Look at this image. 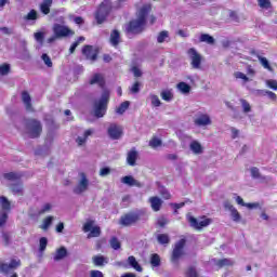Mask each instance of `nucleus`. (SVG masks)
<instances>
[{"mask_svg":"<svg viewBox=\"0 0 277 277\" xmlns=\"http://www.w3.org/2000/svg\"><path fill=\"white\" fill-rule=\"evenodd\" d=\"M150 13V4H145L136 13V18L131 21L127 27L128 34H142L146 27V17Z\"/></svg>","mask_w":277,"mask_h":277,"instance_id":"obj_1","label":"nucleus"},{"mask_svg":"<svg viewBox=\"0 0 277 277\" xmlns=\"http://www.w3.org/2000/svg\"><path fill=\"white\" fill-rule=\"evenodd\" d=\"M127 0H117L115 3L111 2V0H104L95 14V19L97 21L98 25H102V23H105V19L107 16H109V12L114 10V8H120L122 3H124Z\"/></svg>","mask_w":277,"mask_h":277,"instance_id":"obj_2","label":"nucleus"},{"mask_svg":"<svg viewBox=\"0 0 277 277\" xmlns=\"http://www.w3.org/2000/svg\"><path fill=\"white\" fill-rule=\"evenodd\" d=\"M53 36L48 38V44H53L55 40H60V38H67V36H74L75 32L68 28L66 25L54 24L52 27Z\"/></svg>","mask_w":277,"mask_h":277,"instance_id":"obj_3","label":"nucleus"},{"mask_svg":"<svg viewBox=\"0 0 277 277\" xmlns=\"http://www.w3.org/2000/svg\"><path fill=\"white\" fill-rule=\"evenodd\" d=\"M25 133L31 140L38 138L42 135V123L36 119H27L25 121Z\"/></svg>","mask_w":277,"mask_h":277,"instance_id":"obj_4","label":"nucleus"},{"mask_svg":"<svg viewBox=\"0 0 277 277\" xmlns=\"http://www.w3.org/2000/svg\"><path fill=\"white\" fill-rule=\"evenodd\" d=\"M107 103H109V92L104 91L101 98L94 102L93 114L95 118H103L107 114Z\"/></svg>","mask_w":277,"mask_h":277,"instance_id":"obj_5","label":"nucleus"},{"mask_svg":"<svg viewBox=\"0 0 277 277\" xmlns=\"http://www.w3.org/2000/svg\"><path fill=\"white\" fill-rule=\"evenodd\" d=\"M185 239H180L173 249L172 255H171V263L179 267V261H181V256L185 254L184 248H185Z\"/></svg>","mask_w":277,"mask_h":277,"instance_id":"obj_6","label":"nucleus"},{"mask_svg":"<svg viewBox=\"0 0 277 277\" xmlns=\"http://www.w3.org/2000/svg\"><path fill=\"white\" fill-rule=\"evenodd\" d=\"M79 181L77 185L74 187V194H77L78 196L81 194H85L90 187V180H88V176L85 173H79Z\"/></svg>","mask_w":277,"mask_h":277,"instance_id":"obj_7","label":"nucleus"},{"mask_svg":"<svg viewBox=\"0 0 277 277\" xmlns=\"http://www.w3.org/2000/svg\"><path fill=\"white\" fill-rule=\"evenodd\" d=\"M21 267V260L13 259L8 264L5 262L0 263V274H4V276H8L9 274H12L14 269H18Z\"/></svg>","mask_w":277,"mask_h":277,"instance_id":"obj_8","label":"nucleus"},{"mask_svg":"<svg viewBox=\"0 0 277 277\" xmlns=\"http://www.w3.org/2000/svg\"><path fill=\"white\" fill-rule=\"evenodd\" d=\"M188 222L193 228H196V230H200L201 228H205L211 224V220L205 216L200 219L188 216Z\"/></svg>","mask_w":277,"mask_h":277,"instance_id":"obj_9","label":"nucleus"},{"mask_svg":"<svg viewBox=\"0 0 277 277\" xmlns=\"http://www.w3.org/2000/svg\"><path fill=\"white\" fill-rule=\"evenodd\" d=\"M223 207L225 211H229V216L236 224H239L241 222V213L230 203V201H224Z\"/></svg>","mask_w":277,"mask_h":277,"instance_id":"obj_10","label":"nucleus"},{"mask_svg":"<svg viewBox=\"0 0 277 277\" xmlns=\"http://www.w3.org/2000/svg\"><path fill=\"white\" fill-rule=\"evenodd\" d=\"M138 221L140 214L137 212H130L120 217L119 224H121V226H132V224H135Z\"/></svg>","mask_w":277,"mask_h":277,"instance_id":"obj_11","label":"nucleus"},{"mask_svg":"<svg viewBox=\"0 0 277 277\" xmlns=\"http://www.w3.org/2000/svg\"><path fill=\"white\" fill-rule=\"evenodd\" d=\"M188 56L190 60V65L193 68H200V64H202V56L196 51V49L190 48L188 50Z\"/></svg>","mask_w":277,"mask_h":277,"instance_id":"obj_12","label":"nucleus"},{"mask_svg":"<svg viewBox=\"0 0 277 277\" xmlns=\"http://www.w3.org/2000/svg\"><path fill=\"white\" fill-rule=\"evenodd\" d=\"M194 123L196 127H209L213 124V121L211 120V116H209V114L199 113Z\"/></svg>","mask_w":277,"mask_h":277,"instance_id":"obj_13","label":"nucleus"},{"mask_svg":"<svg viewBox=\"0 0 277 277\" xmlns=\"http://www.w3.org/2000/svg\"><path fill=\"white\" fill-rule=\"evenodd\" d=\"M107 133L110 140H120V137H122V127L111 123L108 127Z\"/></svg>","mask_w":277,"mask_h":277,"instance_id":"obj_14","label":"nucleus"},{"mask_svg":"<svg viewBox=\"0 0 277 277\" xmlns=\"http://www.w3.org/2000/svg\"><path fill=\"white\" fill-rule=\"evenodd\" d=\"M82 54L87 56V60H91V62H96V57L98 55V50H96L92 45H84L82 48Z\"/></svg>","mask_w":277,"mask_h":277,"instance_id":"obj_15","label":"nucleus"},{"mask_svg":"<svg viewBox=\"0 0 277 277\" xmlns=\"http://www.w3.org/2000/svg\"><path fill=\"white\" fill-rule=\"evenodd\" d=\"M121 183L128 187H142V183L133 177V175H126L121 177Z\"/></svg>","mask_w":277,"mask_h":277,"instance_id":"obj_16","label":"nucleus"},{"mask_svg":"<svg viewBox=\"0 0 277 277\" xmlns=\"http://www.w3.org/2000/svg\"><path fill=\"white\" fill-rule=\"evenodd\" d=\"M93 261V265H95V267H105V265H107V263H109V258L105 256V255H94L92 258Z\"/></svg>","mask_w":277,"mask_h":277,"instance_id":"obj_17","label":"nucleus"},{"mask_svg":"<svg viewBox=\"0 0 277 277\" xmlns=\"http://www.w3.org/2000/svg\"><path fill=\"white\" fill-rule=\"evenodd\" d=\"M93 134H94V129L85 130L83 133V136H78L76 138V144H78V146H83L88 142V137H90V135H93Z\"/></svg>","mask_w":277,"mask_h":277,"instance_id":"obj_18","label":"nucleus"},{"mask_svg":"<svg viewBox=\"0 0 277 277\" xmlns=\"http://www.w3.org/2000/svg\"><path fill=\"white\" fill-rule=\"evenodd\" d=\"M0 207H1L0 211L10 213V211L12 210V202L10 201V199H8V197L0 196Z\"/></svg>","mask_w":277,"mask_h":277,"instance_id":"obj_19","label":"nucleus"},{"mask_svg":"<svg viewBox=\"0 0 277 277\" xmlns=\"http://www.w3.org/2000/svg\"><path fill=\"white\" fill-rule=\"evenodd\" d=\"M149 202L153 211H160L161 205H163V201L159 197H150Z\"/></svg>","mask_w":277,"mask_h":277,"instance_id":"obj_20","label":"nucleus"},{"mask_svg":"<svg viewBox=\"0 0 277 277\" xmlns=\"http://www.w3.org/2000/svg\"><path fill=\"white\" fill-rule=\"evenodd\" d=\"M51 5H53V0H43L40 4V12H42L45 16L51 14Z\"/></svg>","mask_w":277,"mask_h":277,"instance_id":"obj_21","label":"nucleus"},{"mask_svg":"<svg viewBox=\"0 0 277 277\" xmlns=\"http://www.w3.org/2000/svg\"><path fill=\"white\" fill-rule=\"evenodd\" d=\"M135 161H137V150L133 148L128 153V156H127L128 166H132V167L135 166Z\"/></svg>","mask_w":277,"mask_h":277,"instance_id":"obj_22","label":"nucleus"},{"mask_svg":"<svg viewBox=\"0 0 277 277\" xmlns=\"http://www.w3.org/2000/svg\"><path fill=\"white\" fill-rule=\"evenodd\" d=\"M90 84L91 85L97 84L100 85V88H103V85H105V80L103 79V76L101 74H95L90 79Z\"/></svg>","mask_w":277,"mask_h":277,"instance_id":"obj_23","label":"nucleus"},{"mask_svg":"<svg viewBox=\"0 0 277 277\" xmlns=\"http://www.w3.org/2000/svg\"><path fill=\"white\" fill-rule=\"evenodd\" d=\"M68 256V250L65 249V247H61L56 250L54 254V261H62Z\"/></svg>","mask_w":277,"mask_h":277,"instance_id":"obj_24","label":"nucleus"},{"mask_svg":"<svg viewBox=\"0 0 277 277\" xmlns=\"http://www.w3.org/2000/svg\"><path fill=\"white\" fill-rule=\"evenodd\" d=\"M189 148L194 155H202V145L198 141H193Z\"/></svg>","mask_w":277,"mask_h":277,"instance_id":"obj_25","label":"nucleus"},{"mask_svg":"<svg viewBox=\"0 0 277 277\" xmlns=\"http://www.w3.org/2000/svg\"><path fill=\"white\" fill-rule=\"evenodd\" d=\"M1 241L5 248L12 243V233L2 230L1 232Z\"/></svg>","mask_w":277,"mask_h":277,"instance_id":"obj_26","label":"nucleus"},{"mask_svg":"<svg viewBox=\"0 0 277 277\" xmlns=\"http://www.w3.org/2000/svg\"><path fill=\"white\" fill-rule=\"evenodd\" d=\"M22 101L28 111H31V96L27 91L22 93Z\"/></svg>","mask_w":277,"mask_h":277,"instance_id":"obj_27","label":"nucleus"},{"mask_svg":"<svg viewBox=\"0 0 277 277\" xmlns=\"http://www.w3.org/2000/svg\"><path fill=\"white\" fill-rule=\"evenodd\" d=\"M110 44L113 47H118L120 44V31L118 30H113L110 34Z\"/></svg>","mask_w":277,"mask_h":277,"instance_id":"obj_28","label":"nucleus"},{"mask_svg":"<svg viewBox=\"0 0 277 277\" xmlns=\"http://www.w3.org/2000/svg\"><path fill=\"white\" fill-rule=\"evenodd\" d=\"M215 265H217V267H230L235 265V262L230 259H222V260H216Z\"/></svg>","mask_w":277,"mask_h":277,"instance_id":"obj_29","label":"nucleus"},{"mask_svg":"<svg viewBox=\"0 0 277 277\" xmlns=\"http://www.w3.org/2000/svg\"><path fill=\"white\" fill-rule=\"evenodd\" d=\"M128 263L130 266L133 267V269H135L136 272H142V266L140 265V263H137V260L135 259V256L130 255L128 258Z\"/></svg>","mask_w":277,"mask_h":277,"instance_id":"obj_30","label":"nucleus"},{"mask_svg":"<svg viewBox=\"0 0 277 277\" xmlns=\"http://www.w3.org/2000/svg\"><path fill=\"white\" fill-rule=\"evenodd\" d=\"M157 241L161 246H168V243H170V236L168 234H158Z\"/></svg>","mask_w":277,"mask_h":277,"instance_id":"obj_31","label":"nucleus"},{"mask_svg":"<svg viewBox=\"0 0 277 277\" xmlns=\"http://www.w3.org/2000/svg\"><path fill=\"white\" fill-rule=\"evenodd\" d=\"M177 90L182 94H189V92H192V87L189 84H187L186 82H180V83H177Z\"/></svg>","mask_w":277,"mask_h":277,"instance_id":"obj_32","label":"nucleus"},{"mask_svg":"<svg viewBox=\"0 0 277 277\" xmlns=\"http://www.w3.org/2000/svg\"><path fill=\"white\" fill-rule=\"evenodd\" d=\"M200 42H206V44H215V38L209 34H202L199 38Z\"/></svg>","mask_w":277,"mask_h":277,"instance_id":"obj_33","label":"nucleus"},{"mask_svg":"<svg viewBox=\"0 0 277 277\" xmlns=\"http://www.w3.org/2000/svg\"><path fill=\"white\" fill-rule=\"evenodd\" d=\"M168 38H170V32H168V30H162L157 36V42L159 44H163V42H166V40H168Z\"/></svg>","mask_w":277,"mask_h":277,"instance_id":"obj_34","label":"nucleus"},{"mask_svg":"<svg viewBox=\"0 0 277 277\" xmlns=\"http://www.w3.org/2000/svg\"><path fill=\"white\" fill-rule=\"evenodd\" d=\"M54 220H55L54 216H48V217H45V219L43 220V222H42L40 228H41L42 230H49V227L51 226V224H53V221H54Z\"/></svg>","mask_w":277,"mask_h":277,"instance_id":"obj_35","label":"nucleus"},{"mask_svg":"<svg viewBox=\"0 0 277 277\" xmlns=\"http://www.w3.org/2000/svg\"><path fill=\"white\" fill-rule=\"evenodd\" d=\"M258 60L260 64L263 66V68H265L266 70H269V72L274 70V68H272V65H269V61H267L266 57L258 56Z\"/></svg>","mask_w":277,"mask_h":277,"instance_id":"obj_36","label":"nucleus"},{"mask_svg":"<svg viewBox=\"0 0 277 277\" xmlns=\"http://www.w3.org/2000/svg\"><path fill=\"white\" fill-rule=\"evenodd\" d=\"M160 96L162 101H167V103H170L172 98H174V94L170 90H164L160 93Z\"/></svg>","mask_w":277,"mask_h":277,"instance_id":"obj_37","label":"nucleus"},{"mask_svg":"<svg viewBox=\"0 0 277 277\" xmlns=\"http://www.w3.org/2000/svg\"><path fill=\"white\" fill-rule=\"evenodd\" d=\"M259 94H261L262 96H268V98L271 101H277V95L276 93L272 92V91H267V90H259L258 91Z\"/></svg>","mask_w":277,"mask_h":277,"instance_id":"obj_38","label":"nucleus"},{"mask_svg":"<svg viewBox=\"0 0 277 277\" xmlns=\"http://www.w3.org/2000/svg\"><path fill=\"white\" fill-rule=\"evenodd\" d=\"M51 209H53V205L44 203L41 209L37 212V215H44V213H51Z\"/></svg>","mask_w":277,"mask_h":277,"instance_id":"obj_39","label":"nucleus"},{"mask_svg":"<svg viewBox=\"0 0 277 277\" xmlns=\"http://www.w3.org/2000/svg\"><path fill=\"white\" fill-rule=\"evenodd\" d=\"M163 144V142L161 141V138L154 136L150 141H149V146L150 148H159V146H161Z\"/></svg>","mask_w":277,"mask_h":277,"instance_id":"obj_40","label":"nucleus"},{"mask_svg":"<svg viewBox=\"0 0 277 277\" xmlns=\"http://www.w3.org/2000/svg\"><path fill=\"white\" fill-rule=\"evenodd\" d=\"M234 77H235V79L242 80L243 84H246V83H248V81H250V78L248 76H246V74H243L241 71H235L234 72Z\"/></svg>","mask_w":277,"mask_h":277,"instance_id":"obj_41","label":"nucleus"},{"mask_svg":"<svg viewBox=\"0 0 277 277\" xmlns=\"http://www.w3.org/2000/svg\"><path fill=\"white\" fill-rule=\"evenodd\" d=\"M94 237H101V227L94 226V227L90 230V233H89V235H88V239H92V238H94Z\"/></svg>","mask_w":277,"mask_h":277,"instance_id":"obj_42","label":"nucleus"},{"mask_svg":"<svg viewBox=\"0 0 277 277\" xmlns=\"http://www.w3.org/2000/svg\"><path fill=\"white\" fill-rule=\"evenodd\" d=\"M140 88H142V83L140 81H135L130 88L129 91L131 94H140Z\"/></svg>","mask_w":277,"mask_h":277,"instance_id":"obj_43","label":"nucleus"},{"mask_svg":"<svg viewBox=\"0 0 277 277\" xmlns=\"http://www.w3.org/2000/svg\"><path fill=\"white\" fill-rule=\"evenodd\" d=\"M240 104L242 107V111L245 114H250V111H252V106H250V103L243 98L240 100Z\"/></svg>","mask_w":277,"mask_h":277,"instance_id":"obj_44","label":"nucleus"},{"mask_svg":"<svg viewBox=\"0 0 277 277\" xmlns=\"http://www.w3.org/2000/svg\"><path fill=\"white\" fill-rule=\"evenodd\" d=\"M150 264L153 267H159V265H161V258H159V254L155 253L151 255Z\"/></svg>","mask_w":277,"mask_h":277,"instance_id":"obj_45","label":"nucleus"},{"mask_svg":"<svg viewBox=\"0 0 277 277\" xmlns=\"http://www.w3.org/2000/svg\"><path fill=\"white\" fill-rule=\"evenodd\" d=\"M81 42H85V37H79L77 41H75L71 47L69 48V53L72 54L75 53L77 47H79V44Z\"/></svg>","mask_w":277,"mask_h":277,"instance_id":"obj_46","label":"nucleus"},{"mask_svg":"<svg viewBox=\"0 0 277 277\" xmlns=\"http://www.w3.org/2000/svg\"><path fill=\"white\" fill-rule=\"evenodd\" d=\"M11 190L15 196H23V184L12 185Z\"/></svg>","mask_w":277,"mask_h":277,"instance_id":"obj_47","label":"nucleus"},{"mask_svg":"<svg viewBox=\"0 0 277 277\" xmlns=\"http://www.w3.org/2000/svg\"><path fill=\"white\" fill-rule=\"evenodd\" d=\"M266 88H269V90H274L277 92V80L276 79H268L265 80Z\"/></svg>","mask_w":277,"mask_h":277,"instance_id":"obj_48","label":"nucleus"},{"mask_svg":"<svg viewBox=\"0 0 277 277\" xmlns=\"http://www.w3.org/2000/svg\"><path fill=\"white\" fill-rule=\"evenodd\" d=\"M109 245H110V248H113V250H120L121 248L120 240H118V238L116 237H113L109 240Z\"/></svg>","mask_w":277,"mask_h":277,"instance_id":"obj_49","label":"nucleus"},{"mask_svg":"<svg viewBox=\"0 0 277 277\" xmlns=\"http://www.w3.org/2000/svg\"><path fill=\"white\" fill-rule=\"evenodd\" d=\"M8 212L0 211V228H3L8 224Z\"/></svg>","mask_w":277,"mask_h":277,"instance_id":"obj_50","label":"nucleus"},{"mask_svg":"<svg viewBox=\"0 0 277 277\" xmlns=\"http://www.w3.org/2000/svg\"><path fill=\"white\" fill-rule=\"evenodd\" d=\"M44 36L45 35L42 31L34 34V38H35L36 42H38L39 44H44Z\"/></svg>","mask_w":277,"mask_h":277,"instance_id":"obj_51","label":"nucleus"},{"mask_svg":"<svg viewBox=\"0 0 277 277\" xmlns=\"http://www.w3.org/2000/svg\"><path fill=\"white\" fill-rule=\"evenodd\" d=\"M4 179H6V181H18V179H21V174L14 172L5 173Z\"/></svg>","mask_w":277,"mask_h":277,"instance_id":"obj_52","label":"nucleus"},{"mask_svg":"<svg viewBox=\"0 0 277 277\" xmlns=\"http://www.w3.org/2000/svg\"><path fill=\"white\" fill-rule=\"evenodd\" d=\"M129 102H123L120 104V106L116 109L117 114H124L129 109Z\"/></svg>","mask_w":277,"mask_h":277,"instance_id":"obj_53","label":"nucleus"},{"mask_svg":"<svg viewBox=\"0 0 277 277\" xmlns=\"http://www.w3.org/2000/svg\"><path fill=\"white\" fill-rule=\"evenodd\" d=\"M149 98L154 107H161V100H159V96L151 94L149 95Z\"/></svg>","mask_w":277,"mask_h":277,"instance_id":"obj_54","label":"nucleus"},{"mask_svg":"<svg viewBox=\"0 0 277 277\" xmlns=\"http://www.w3.org/2000/svg\"><path fill=\"white\" fill-rule=\"evenodd\" d=\"M41 60L44 62L48 68H53V62L51 61V57L48 54H42Z\"/></svg>","mask_w":277,"mask_h":277,"instance_id":"obj_55","label":"nucleus"},{"mask_svg":"<svg viewBox=\"0 0 277 277\" xmlns=\"http://www.w3.org/2000/svg\"><path fill=\"white\" fill-rule=\"evenodd\" d=\"M94 227V221L90 220V221H87L83 225V232L84 233H90Z\"/></svg>","mask_w":277,"mask_h":277,"instance_id":"obj_56","label":"nucleus"},{"mask_svg":"<svg viewBox=\"0 0 277 277\" xmlns=\"http://www.w3.org/2000/svg\"><path fill=\"white\" fill-rule=\"evenodd\" d=\"M259 5L263 10H269V8H272V1H269V0H259Z\"/></svg>","mask_w":277,"mask_h":277,"instance_id":"obj_57","label":"nucleus"},{"mask_svg":"<svg viewBox=\"0 0 277 277\" xmlns=\"http://www.w3.org/2000/svg\"><path fill=\"white\" fill-rule=\"evenodd\" d=\"M49 243V240H47L45 237L40 238L39 240V250L40 252H44L47 250V245Z\"/></svg>","mask_w":277,"mask_h":277,"instance_id":"obj_58","label":"nucleus"},{"mask_svg":"<svg viewBox=\"0 0 277 277\" xmlns=\"http://www.w3.org/2000/svg\"><path fill=\"white\" fill-rule=\"evenodd\" d=\"M26 21H38V12L36 10H31L27 15H26Z\"/></svg>","mask_w":277,"mask_h":277,"instance_id":"obj_59","label":"nucleus"},{"mask_svg":"<svg viewBox=\"0 0 277 277\" xmlns=\"http://www.w3.org/2000/svg\"><path fill=\"white\" fill-rule=\"evenodd\" d=\"M186 277H198V271H196V267L194 266L188 267L186 272Z\"/></svg>","mask_w":277,"mask_h":277,"instance_id":"obj_60","label":"nucleus"},{"mask_svg":"<svg viewBox=\"0 0 277 277\" xmlns=\"http://www.w3.org/2000/svg\"><path fill=\"white\" fill-rule=\"evenodd\" d=\"M10 74V64L0 65V75L5 76Z\"/></svg>","mask_w":277,"mask_h":277,"instance_id":"obj_61","label":"nucleus"},{"mask_svg":"<svg viewBox=\"0 0 277 277\" xmlns=\"http://www.w3.org/2000/svg\"><path fill=\"white\" fill-rule=\"evenodd\" d=\"M252 179H261V172L259 171V168L253 167L250 170Z\"/></svg>","mask_w":277,"mask_h":277,"instance_id":"obj_62","label":"nucleus"},{"mask_svg":"<svg viewBox=\"0 0 277 277\" xmlns=\"http://www.w3.org/2000/svg\"><path fill=\"white\" fill-rule=\"evenodd\" d=\"M70 19L74 21V23H76V25H83V23H84L83 17H81V16L70 15Z\"/></svg>","mask_w":277,"mask_h":277,"instance_id":"obj_63","label":"nucleus"},{"mask_svg":"<svg viewBox=\"0 0 277 277\" xmlns=\"http://www.w3.org/2000/svg\"><path fill=\"white\" fill-rule=\"evenodd\" d=\"M90 277H104L101 271H91Z\"/></svg>","mask_w":277,"mask_h":277,"instance_id":"obj_64","label":"nucleus"}]
</instances>
